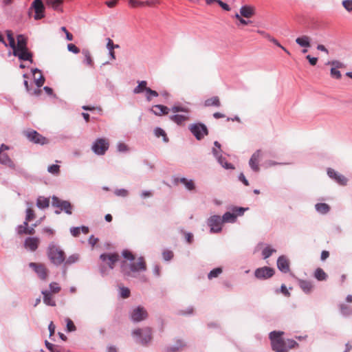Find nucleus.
<instances>
[{
    "mask_svg": "<svg viewBox=\"0 0 352 352\" xmlns=\"http://www.w3.org/2000/svg\"><path fill=\"white\" fill-rule=\"evenodd\" d=\"M132 335L138 337L140 339L138 340V342L142 345L148 344L152 340V331L149 327L136 329L133 331Z\"/></svg>",
    "mask_w": 352,
    "mask_h": 352,
    "instance_id": "39448f33",
    "label": "nucleus"
},
{
    "mask_svg": "<svg viewBox=\"0 0 352 352\" xmlns=\"http://www.w3.org/2000/svg\"><path fill=\"white\" fill-rule=\"evenodd\" d=\"M158 96L159 94L156 91L152 90L149 87L146 89L145 92L146 100L148 102L151 101L153 97H157Z\"/></svg>",
    "mask_w": 352,
    "mask_h": 352,
    "instance_id": "58836bf2",
    "label": "nucleus"
},
{
    "mask_svg": "<svg viewBox=\"0 0 352 352\" xmlns=\"http://www.w3.org/2000/svg\"><path fill=\"white\" fill-rule=\"evenodd\" d=\"M163 258L165 261H170L173 257V252L170 250H164L162 253Z\"/></svg>",
    "mask_w": 352,
    "mask_h": 352,
    "instance_id": "5fc2aeb1",
    "label": "nucleus"
},
{
    "mask_svg": "<svg viewBox=\"0 0 352 352\" xmlns=\"http://www.w3.org/2000/svg\"><path fill=\"white\" fill-rule=\"evenodd\" d=\"M64 201L59 199L57 197H52V205L57 208H61L62 204Z\"/></svg>",
    "mask_w": 352,
    "mask_h": 352,
    "instance_id": "bf43d9fd",
    "label": "nucleus"
},
{
    "mask_svg": "<svg viewBox=\"0 0 352 352\" xmlns=\"http://www.w3.org/2000/svg\"><path fill=\"white\" fill-rule=\"evenodd\" d=\"M331 76L333 78H335L336 79H340L341 78V74L338 69L336 68L331 67Z\"/></svg>",
    "mask_w": 352,
    "mask_h": 352,
    "instance_id": "052dcab7",
    "label": "nucleus"
},
{
    "mask_svg": "<svg viewBox=\"0 0 352 352\" xmlns=\"http://www.w3.org/2000/svg\"><path fill=\"white\" fill-rule=\"evenodd\" d=\"M45 346L50 352H64V349L62 347L53 344L48 341H45Z\"/></svg>",
    "mask_w": 352,
    "mask_h": 352,
    "instance_id": "f704fd0d",
    "label": "nucleus"
},
{
    "mask_svg": "<svg viewBox=\"0 0 352 352\" xmlns=\"http://www.w3.org/2000/svg\"><path fill=\"white\" fill-rule=\"evenodd\" d=\"M240 14L245 18H250L254 14V10L250 6H243L240 9Z\"/></svg>",
    "mask_w": 352,
    "mask_h": 352,
    "instance_id": "bb28decb",
    "label": "nucleus"
},
{
    "mask_svg": "<svg viewBox=\"0 0 352 352\" xmlns=\"http://www.w3.org/2000/svg\"><path fill=\"white\" fill-rule=\"evenodd\" d=\"M13 55L17 56L20 60L32 62V54L28 51V49L22 51H14Z\"/></svg>",
    "mask_w": 352,
    "mask_h": 352,
    "instance_id": "6ab92c4d",
    "label": "nucleus"
},
{
    "mask_svg": "<svg viewBox=\"0 0 352 352\" xmlns=\"http://www.w3.org/2000/svg\"><path fill=\"white\" fill-rule=\"evenodd\" d=\"M177 181L179 182L180 183L183 184L185 186V187L189 190H193L195 187L194 182L191 179L188 180V179L183 177V178L177 179Z\"/></svg>",
    "mask_w": 352,
    "mask_h": 352,
    "instance_id": "473e14b6",
    "label": "nucleus"
},
{
    "mask_svg": "<svg viewBox=\"0 0 352 352\" xmlns=\"http://www.w3.org/2000/svg\"><path fill=\"white\" fill-rule=\"evenodd\" d=\"M276 250L274 249H272L270 247H266L263 250V256L264 257V258H269L273 252H275Z\"/></svg>",
    "mask_w": 352,
    "mask_h": 352,
    "instance_id": "8fccbe9b",
    "label": "nucleus"
},
{
    "mask_svg": "<svg viewBox=\"0 0 352 352\" xmlns=\"http://www.w3.org/2000/svg\"><path fill=\"white\" fill-rule=\"evenodd\" d=\"M46 5L52 7L54 10H57L62 5L63 0H44Z\"/></svg>",
    "mask_w": 352,
    "mask_h": 352,
    "instance_id": "72a5a7b5",
    "label": "nucleus"
},
{
    "mask_svg": "<svg viewBox=\"0 0 352 352\" xmlns=\"http://www.w3.org/2000/svg\"><path fill=\"white\" fill-rule=\"evenodd\" d=\"M78 260V256L77 254H73L69 256L65 261V265H68L74 263Z\"/></svg>",
    "mask_w": 352,
    "mask_h": 352,
    "instance_id": "603ef678",
    "label": "nucleus"
},
{
    "mask_svg": "<svg viewBox=\"0 0 352 352\" xmlns=\"http://www.w3.org/2000/svg\"><path fill=\"white\" fill-rule=\"evenodd\" d=\"M28 223L27 221H24L22 225H20L17 228V232L19 234H27V227L28 226Z\"/></svg>",
    "mask_w": 352,
    "mask_h": 352,
    "instance_id": "c03bdc74",
    "label": "nucleus"
},
{
    "mask_svg": "<svg viewBox=\"0 0 352 352\" xmlns=\"http://www.w3.org/2000/svg\"><path fill=\"white\" fill-rule=\"evenodd\" d=\"M261 156L262 151L261 150L259 149L253 153L250 160L249 164L251 168L256 172H258L260 169L258 166V162Z\"/></svg>",
    "mask_w": 352,
    "mask_h": 352,
    "instance_id": "2eb2a0df",
    "label": "nucleus"
},
{
    "mask_svg": "<svg viewBox=\"0 0 352 352\" xmlns=\"http://www.w3.org/2000/svg\"><path fill=\"white\" fill-rule=\"evenodd\" d=\"M155 135L159 138L160 136L163 137V139L164 140V142H167L168 141V138L166 137V134L165 133V131L161 129V128H156L155 130Z\"/></svg>",
    "mask_w": 352,
    "mask_h": 352,
    "instance_id": "de8ad7c7",
    "label": "nucleus"
},
{
    "mask_svg": "<svg viewBox=\"0 0 352 352\" xmlns=\"http://www.w3.org/2000/svg\"><path fill=\"white\" fill-rule=\"evenodd\" d=\"M342 6L347 11H352V0H344Z\"/></svg>",
    "mask_w": 352,
    "mask_h": 352,
    "instance_id": "13d9d810",
    "label": "nucleus"
},
{
    "mask_svg": "<svg viewBox=\"0 0 352 352\" xmlns=\"http://www.w3.org/2000/svg\"><path fill=\"white\" fill-rule=\"evenodd\" d=\"M36 206L40 209H45L50 206V199L39 196L36 199Z\"/></svg>",
    "mask_w": 352,
    "mask_h": 352,
    "instance_id": "393cba45",
    "label": "nucleus"
},
{
    "mask_svg": "<svg viewBox=\"0 0 352 352\" xmlns=\"http://www.w3.org/2000/svg\"><path fill=\"white\" fill-rule=\"evenodd\" d=\"M60 209L64 210L68 214H71L72 213V206L67 201H64L63 202Z\"/></svg>",
    "mask_w": 352,
    "mask_h": 352,
    "instance_id": "ea45409f",
    "label": "nucleus"
},
{
    "mask_svg": "<svg viewBox=\"0 0 352 352\" xmlns=\"http://www.w3.org/2000/svg\"><path fill=\"white\" fill-rule=\"evenodd\" d=\"M120 256L118 253H104L100 256V259L102 261L103 265H100V272L105 274V266L109 267V269L113 270L115 264L119 261Z\"/></svg>",
    "mask_w": 352,
    "mask_h": 352,
    "instance_id": "20e7f679",
    "label": "nucleus"
},
{
    "mask_svg": "<svg viewBox=\"0 0 352 352\" xmlns=\"http://www.w3.org/2000/svg\"><path fill=\"white\" fill-rule=\"evenodd\" d=\"M316 210L320 214H327L330 210V207L324 203L317 204L315 206Z\"/></svg>",
    "mask_w": 352,
    "mask_h": 352,
    "instance_id": "2f4dec72",
    "label": "nucleus"
},
{
    "mask_svg": "<svg viewBox=\"0 0 352 352\" xmlns=\"http://www.w3.org/2000/svg\"><path fill=\"white\" fill-rule=\"evenodd\" d=\"M17 43L14 44V47L12 49L14 51H22L24 50H27V39L26 38L22 35L19 34L17 36Z\"/></svg>",
    "mask_w": 352,
    "mask_h": 352,
    "instance_id": "f3484780",
    "label": "nucleus"
},
{
    "mask_svg": "<svg viewBox=\"0 0 352 352\" xmlns=\"http://www.w3.org/2000/svg\"><path fill=\"white\" fill-rule=\"evenodd\" d=\"M47 256L50 261L56 265H60L65 260V254L58 246L51 243L47 248Z\"/></svg>",
    "mask_w": 352,
    "mask_h": 352,
    "instance_id": "f03ea898",
    "label": "nucleus"
},
{
    "mask_svg": "<svg viewBox=\"0 0 352 352\" xmlns=\"http://www.w3.org/2000/svg\"><path fill=\"white\" fill-rule=\"evenodd\" d=\"M118 150L120 152H124V151H128V147L124 143L120 142L118 144Z\"/></svg>",
    "mask_w": 352,
    "mask_h": 352,
    "instance_id": "774afa93",
    "label": "nucleus"
},
{
    "mask_svg": "<svg viewBox=\"0 0 352 352\" xmlns=\"http://www.w3.org/2000/svg\"><path fill=\"white\" fill-rule=\"evenodd\" d=\"M221 150H219L217 148H213L212 153L215 157H217L219 159V161L221 164H222V157L221 156Z\"/></svg>",
    "mask_w": 352,
    "mask_h": 352,
    "instance_id": "0e129e2a",
    "label": "nucleus"
},
{
    "mask_svg": "<svg viewBox=\"0 0 352 352\" xmlns=\"http://www.w3.org/2000/svg\"><path fill=\"white\" fill-rule=\"evenodd\" d=\"M36 72L39 73L40 74V76H39V78L35 79V82H36V86L38 87H41V86L43 85V84L45 82V78L43 76V75L41 74V72H40V71L38 69H36L34 71V74H35Z\"/></svg>",
    "mask_w": 352,
    "mask_h": 352,
    "instance_id": "49530a36",
    "label": "nucleus"
},
{
    "mask_svg": "<svg viewBox=\"0 0 352 352\" xmlns=\"http://www.w3.org/2000/svg\"><path fill=\"white\" fill-rule=\"evenodd\" d=\"M30 267L33 268L39 278L42 280H46L48 276V272L45 266L41 263H30Z\"/></svg>",
    "mask_w": 352,
    "mask_h": 352,
    "instance_id": "4468645a",
    "label": "nucleus"
},
{
    "mask_svg": "<svg viewBox=\"0 0 352 352\" xmlns=\"http://www.w3.org/2000/svg\"><path fill=\"white\" fill-rule=\"evenodd\" d=\"M170 119L179 125L183 124L185 122L189 120L188 115H173L170 117Z\"/></svg>",
    "mask_w": 352,
    "mask_h": 352,
    "instance_id": "b1692460",
    "label": "nucleus"
},
{
    "mask_svg": "<svg viewBox=\"0 0 352 352\" xmlns=\"http://www.w3.org/2000/svg\"><path fill=\"white\" fill-rule=\"evenodd\" d=\"M274 274V270L269 267H263L258 268L254 272V275L257 278L266 279L272 277Z\"/></svg>",
    "mask_w": 352,
    "mask_h": 352,
    "instance_id": "ddd939ff",
    "label": "nucleus"
},
{
    "mask_svg": "<svg viewBox=\"0 0 352 352\" xmlns=\"http://www.w3.org/2000/svg\"><path fill=\"white\" fill-rule=\"evenodd\" d=\"M236 219V215L235 214L228 212L223 215L221 221L222 222H234Z\"/></svg>",
    "mask_w": 352,
    "mask_h": 352,
    "instance_id": "e433bc0d",
    "label": "nucleus"
},
{
    "mask_svg": "<svg viewBox=\"0 0 352 352\" xmlns=\"http://www.w3.org/2000/svg\"><path fill=\"white\" fill-rule=\"evenodd\" d=\"M122 255L126 259L121 263V272L124 275L132 276L133 273L144 272L146 270V263L143 256L138 258L135 261V256L131 252L125 250L122 252Z\"/></svg>",
    "mask_w": 352,
    "mask_h": 352,
    "instance_id": "f257e3e1",
    "label": "nucleus"
},
{
    "mask_svg": "<svg viewBox=\"0 0 352 352\" xmlns=\"http://www.w3.org/2000/svg\"><path fill=\"white\" fill-rule=\"evenodd\" d=\"M148 313L142 307H138L134 309L131 314V318L134 322H140L146 319Z\"/></svg>",
    "mask_w": 352,
    "mask_h": 352,
    "instance_id": "9d476101",
    "label": "nucleus"
},
{
    "mask_svg": "<svg viewBox=\"0 0 352 352\" xmlns=\"http://www.w3.org/2000/svg\"><path fill=\"white\" fill-rule=\"evenodd\" d=\"M285 342L287 343V351L289 349L295 348L296 346H298V343L294 340L288 339L287 340H285Z\"/></svg>",
    "mask_w": 352,
    "mask_h": 352,
    "instance_id": "6e6d98bb",
    "label": "nucleus"
},
{
    "mask_svg": "<svg viewBox=\"0 0 352 352\" xmlns=\"http://www.w3.org/2000/svg\"><path fill=\"white\" fill-rule=\"evenodd\" d=\"M26 205L28 206L26 209V216H25V221L30 222L36 218L35 211L33 208V204L31 202H27Z\"/></svg>",
    "mask_w": 352,
    "mask_h": 352,
    "instance_id": "4be33fe9",
    "label": "nucleus"
},
{
    "mask_svg": "<svg viewBox=\"0 0 352 352\" xmlns=\"http://www.w3.org/2000/svg\"><path fill=\"white\" fill-rule=\"evenodd\" d=\"M40 240L37 237H28L24 242V247L34 252L38 247Z\"/></svg>",
    "mask_w": 352,
    "mask_h": 352,
    "instance_id": "dca6fc26",
    "label": "nucleus"
},
{
    "mask_svg": "<svg viewBox=\"0 0 352 352\" xmlns=\"http://www.w3.org/2000/svg\"><path fill=\"white\" fill-rule=\"evenodd\" d=\"M277 267L281 272L287 273L289 271V261L285 256H281L278 258Z\"/></svg>",
    "mask_w": 352,
    "mask_h": 352,
    "instance_id": "a211bd4d",
    "label": "nucleus"
},
{
    "mask_svg": "<svg viewBox=\"0 0 352 352\" xmlns=\"http://www.w3.org/2000/svg\"><path fill=\"white\" fill-rule=\"evenodd\" d=\"M314 277L319 281L327 280L328 276L320 267L317 268L314 272Z\"/></svg>",
    "mask_w": 352,
    "mask_h": 352,
    "instance_id": "c756f323",
    "label": "nucleus"
},
{
    "mask_svg": "<svg viewBox=\"0 0 352 352\" xmlns=\"http://www.w3.org/2000/svg\"><path fill=\"white\" fill-rule=\"evenodd\" d=\"M148 88L147 82L146 80L138 81V86L133 89V93L135 94H142L146 92Z\"/></svg>",
    "mask_w": 352,
    "mask_h": 352,
    "instance_id": "cd10ccee",
    "label": "nucleus"
},
{
    "mask_svg": "<svg viewBox=\"0 0 352 352\" xmlns=\"http://www.w3.org/2000/svg\"><path fill=\"white\" fill-rule=\"evenodd\" d=\"M82 54L85 56V61L86 64L90 67H93L94 65V60L92 59L91 55L89 50H83Z\"/></svg>",
    "mask_w": 352,
    "mask_h": 352,
    "instance_id": "c9c22d12",
    "label": "nucleus"
},
{
    "mask_svg": "<svg viewBox=\"0 0 352 352\" xmlns=\"http://www.w3.org/2000/svg\"><path fill=\"white\" fill-rule=\"evenodd\" d=\"M31 8L35 12L34 19L36 20L41 19L45 16V6L42 0H34L31 5Z\"/></svg>",
    "mask_w": 352,
    "mask_h": 352,
    "instance_id": "9b49d317",
    "label": "nucleus"
},
{
    "mask_svg": "<svg viewBox=\"0 0 352 352\" xmlns=\"http://www.w3.org/2000/svg\"><path fill=\"white\" fill-rule=\"evenodd\" d=\"M221 218L220 216L214 215L208 220V224L210 228V232L217 233L221 231Z\"/></svg>",
    "mask_w": 352,
    "mask_h": 352,
    "instance_id": "1a4fd4ad",
    "label": "nucleus"
},
{
    "mask_svg": "<svg viewBox=\"0 0 352 352\" xmlns=\"http://www.w3.org/2000/svg\"><path fill=\"white\" fill-rule=\"evenodd\" d=\"M189 129L198 140L203 139L208 133L206 126L201 123L191 124Z\"/></svg>",
    "mask_w": 352,
    "mask_h": 352,
    "instance_id": "6e6552de",
    "label": "nucleus"
},
{
    "mask_svg": "<svg viewBox=\"0 0 352 352\" xmlns=\"http://www.w3.org/2000/svg\"><path fill=\"white\" fill-rule=\"evenodd\" d=\"M299 286L306 294L311 293L314 288V285L311 282L305 280H299Z\"/></svg>",
    "mask_w": 352,
    "mask_h": 352,
    "instance_id": "5701e85b",
    "label": "nucleus"
},
{
    "mask_svg": "<svg viewBox=\"0 0 352 352\" xmlns=\"http://www.w3.org/2000/svg\"><path fill=\"white\" fill-rule=\"evenodd\" d=\"M120 296L123 298H126L130 296V290L127 287L120 288Z\"/></svg>",
    "mask_w": 352,
    "mask_h": 352,
    "instance_id": "4d7b16f0",
    "label": "nucleus"
},
{
    "mask_svg": "<svg viewBox=\"0 0 352 352\" xmlns=\"http://www.w3.org/2000/svg\"><path fill=\"white\" fill-rule=\"evenodd\" d=\"M47 171L53 175H58L60 173V166L56 164H52L48 166Z\"/></svg>",
    "mask_w": 352,
    "mask_h": 352,
    "instance_id": "a18cd8bd",
    "label": "nucleus"
},
{
    "mask_svg": "<svg viewBox=\"0 0 352 352\" xmlns=\"http://www.w3.org/2000/svg\"><path fill=\"white\" fill-rule=\"evenodd\" d=\"M50 292L52 294H58L60 291V287L57 283L53 282L50 284Z\"/></svg>",
    "mask_w": 352,
    "mask_h": 352,
    "instance_id": "a19ab883",
    "label": "nucleus"
},
{
    "mask_svg": "<svg viewBox=\"0 0 352 352\" xmlns=\"http://www.w3.org/2000/svg\"><path fill=\"white\" fill-rule=\"evenodd\" d=\"M129 3L133 8L141 7V6H144L145 5H146V6L151 5V3L149 1L143 2V1H140L138 0H129Z\"/></svg>",
    "mask_w": 352,
    "mask_h": 352,
    "instance_id": "4c0bfd02",
    "label": "nucleus"
},
{
    "mask_svg": "<svg viewBox=\"0 0 352 352\" xmlns=\"http://www.w3.org/2000/svg\"><path fill=\"white\" fill-rule=\"evenodd\" d=\"M42 294L43 295V302L45 304L52 307L56 306V301L54 300L53 294H51V292L47 290H43L42 291Z\"/></svg>",
    "mask_w": 352,
    "mask_h": 352,
    "instance_id": "412c9836",
    "label": "nucleus"
},
{
    "mask_svg": "<svg viewBox=\"0 0 352 352\" xmlns=\"http://www.w3.org/2000/svg\"><path fill=\"white\" fill-rule=\"evenodd\" d=\"M23 135L28 139V140L34 144L44 145L49 142L48 140L45 137L32 129L23 131Z\"/></svg>",
    "mask_w": 352,
    "mask_h": 352,
    "instance_id": "423d86ee",
    "label": "nucleus"
},
{
    "mask_svg": "<svg viewBox=\"0 0 352 352\" xmlns=\"http://www.w3.org/2000/svg\"><path fill=\"white\" fill-rule=\"evenodd\" d=\"M67 49L69 51H70L74 54H78L80 52L79 48L77 47L74 44H72V43L68 44Z\"/></svg>",
    "mask_w": 352,
    "mask_h": 352,
    "instance_id": "e2e57ef3",
    "label": "nucleus"
},
{
    "mask_svg": "<svg viewBox=\"0 0 352 352\" xmlns=\"http://www.w3.org/2000/svg\"><path fill=\"white\" fill-rule=\"evenodd\" d=\"M327 175L330 178L334 179L341 186H346L347 184V178L344 175L336 172L333 168H329L327 169Z\"/></svg>",
    "mask_w": 352,
    "mask_h": 352,
    "instance_id": "f8f14e48",
    "label": "nucleus"
},
{
    "mask_svg": "<svg viewBox=\"0 0 352 352\" xmlns=\"http://www.w3.org/2000/svg\"><path fill=\"white\" fill-rule=\"evenodd\" d=\"M283 333V331H276L270 333L272 347L276 352H287V343L281 338Z\"/></svg>",
    "mask_w": 352,
    "mask_h": 352,
    "instance_id": "7ed1b4c3",
    "label": "nucleus"
},
{
    "mask_svg": "<svg viewBox=\"0 0 352 352\" xmlns=\"http://www.w3.org/2000/svg\"><path fill=\"white\" fill-rule=\"evenodd\" d=\"M310 41V37L306 35L298 37L296 39V43L303 47H309L311 46Z\"/></svg>",
    "mask_w": 352,
    "mask_h": 352,
    "instance_id": "a878e982",
    "label": "nucleus"
},
{
    "mask_svg": "<svg viewBox=\"0 0 352 352\" xmlns=\"http://www.w3.org/2000/svg\"><path fill=\"white\" fill-rule=\"evenodd\" d=\"M8 40L9 41V45L11 48L14 47L15 40L14 38L13 33L11 30H6V32Z\"/></svg>",
    "mask_w": 352,
    "mask_h": 352,
    "instance_id": "79ce46f5",
    "label": "nucleus"
},
{
    "mask_svg": "<svg viewBox=\"0 0 352 352\" xmlns=\"http://www.w3.org/2000/svg\"><path fill=\"white\" fill-rule=\"evenodd\" d=\"M269 40L270 41H272V43H274L276 45H277L278 47H280L283 50H284L287 54H290L289 52L283 46H282L279 42L274 38H272L270 36V38H269Z\"/></svg>",
    "mask_w": 352,
    "mask_h": 352,
    "instance_id": "680f3d73",
    "label": "nucleus"
},
{
    "mask_svg": "<svg viewBox=\"0 0 352 352\" xmlns=\"http://www.w3.org/2000/svg\"><path fill=\"white\" fill-rule=\"evenodd\" d=\"M115 193L118 196L126 197L128 195V191L125 189H119L116 190Z\"/></svg>",
    "mask_w": 352,
    "mask_h": 352,
    "instance_id": "338daca9",
    "label": "nucleus"
},
{
    "mask_svg": "<svg viewBox=\"0 0 352 352\" xmlns=\"http://www.w3.org/2000/svg\"><path fill=\"white\" fill-rule=\"evenodd\" d=\"M67 322V330L69 332L74 331L76 330V326L70 318L66 319Z\"/></svg>",
    "mask_w": 352,
    "mask_h": 352,
    "instance_id": "864d4df0",
    "label": "nucleus"
},
{
    "mask_svg": "<svg viewBox=\"0 0 352 352\" xmlns=\"http://www.w3.org/2000/svg\"><path fill=\"white\" fill-rule=\"evenodd\" d=\"M329 64L331 65L333 68H336L337 69L345 68V65L339 60H333L329 62Z\"/></svg>",
    "mask_w": 352,
    "mask_h": 352,
    "instance_id": "3c124183",
    "label": "nucleus"
},
{
    "mask_svg": "<svg viewBox=\"0 0 352 352\" xmlns=\"http://www.w3.org/2000/svg\"><path fill=\"white\" fill-rule=\"evenodd\" d=\"M171 111L173 113H177V112H184V113H189V109L188 108L183 107H181V106H177V105L173 106L171 108Z\"/></svg>",
    "mask_w": 352,
    "mask_h": 352,
    "instance_id": "09e8293b",
    "label": "nucleus"
},
{
    "mask_svg": "<svg viewBox=\"0 0 352 352\" xmlns=\"http://www.w3.org/2000/svg\"><path fill=\"white\" fill-rule=\"evenodd\" d=\"M192 312H193V308L189 307L186 310H184V309L179 310L178 314L179 315L184 316V315H187V314H192Z\"/></svg>",
    "mask_w": 352,
    "mask_h": 352,
    "instance_id": "69168bd1",
    "label": "nucleus"
},
{
    "mask_svg": "<svg viewBox=\"0 0 352 352\" xmlns=\"http://www.w3.org/2000/svg\"><path fill=\"white\" fill-rule=\"evenodd\" d=\"M109 147V140L106 138L97 139L92 145V151L97 155H104Z\"/></svg>",
    "mask_w": 352,
    "mask_h": 352,
    "instance_id": "0eeeda50",
    "label": "nucleus"
},
{
    "mask_svg": "<svg viewBox=\"0 0 352 352\" xmlns=\"http://www.w3.org/2000/svg\"><path fill=\"white\" fill-rule=\"evenodd\" d=\"M151 111L156 116L167 115L169 112V109L162 104H156L152 107Z\"/></svg>",
    "mask_w": 352,
    "mask_h": 352,
    "instance_id": "aec40b11",
    "label": "nucleus"
},
{
    "mask_svg": "<svg viewBox=\"0 0 352 352\" xmlns=\"http://www.w3.org/2000/svg\"><path fill=\"white\" fill-rule=\"evenodd\" d=\"M0 163L9 167L14 166V164L9 156L6 153L2 152H0Z\"/></svg>",
    "mask_w": 352,
    "mask_h": 352,
    "instance_id": "7c9ffc66",
    "label": "nucleus"
},
{
    "mask_svg": "<svg viewBox=\"0 0 352 352\" xmlns=\"http://www.w3.org/2000/svg\"><path fill=\"white\" fill-rule=\"evenodd\" d=\"M204 105L206 107L214 106L219 107L221 106L219 98L218 96H213L210 98H208L205 100Z\"/></svg>",
    "mask_w": 352,
    "mask_h": 352,
    "instance_id": "c85d7f7f",
    "label": "nucleus"
},
{
    "mask_svg": "<svg viewBox=\"0 0 352 352\" xmlns=\"http://www.w3.org/2000/svg\"><path fill=\"white\" fill-rule=\"evenodd\" d=\"M222 272V269L221 267H217L214 270H212V271H210V272L208 274V278L209 279H212L213 278H217L219 276V275L220 274H221Z\"/></svg>",
    "mask_w": 352,
    "mask_h": 352,
    "instance_id": "37998d69",
    "label": "nucleus"
}]
</instances>
